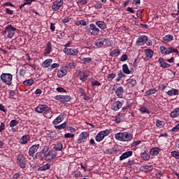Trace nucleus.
Returning <instances> with one entry per match:
<instances>
[{
    "label": "nucleus",
    "mask_w": 179,
    "mask_h": 179,
    "mask_svg": "<svg viewBox=\"0 0 179 179\" xmlns=\"http://www.w3.org/2000/svg\"><path fill=\"white\" fill-rule=\"evenodd\" d=\"M115 138L121 142H129L133 139V135L127 131L119 132L115 134Z\"/></svg>",
    "instance_id": "obj_1"
},
{
    "label": "nucleus",
    "mask_w": 179,
    "mask_h": 179,
    "mask_svg": "<svg viewBox=\"0 0 179 179\" xmlns=\"http://www.w3.org/2000/svg\"><path fill=\"white\" fill-rule=\"evenodd\" d=\"M48 149L43 150L42 154L44 155L45 160L47 162H51L57 157V153L55 150H50Z\"/></svg>",
    "instance_id": "obj_2"
},
{
    "label": "nucleus",
    "mask_w": 179,
    "mask_h": 179,
    "mask_svg": "<svg viewBox=\"0 0 179 179\" xmlns=\"http://www.w3.org/2000/svg\"><path fill=\"white\" fill-rule=\"evenodd\" d=\"M17 28L12 26V24H8L4 28L3 34H6V37L8 38H12L15 36V32L17 31Z\"/></svg>",
    "instance_id": "obj_3"
},
{
    "label": "nucleus",
    "mask_w": 179,
    "mask_h": 179,
    "mask_svg": "<svg viewBox=\"0 0 179 179\" xmlns=\"http://www.w3.org/2000/svg\"><path fill=\"white\" fill-rule=\"evenodd\" d=\"M86 32L90 34L91 36H96L99 34L100 29L94 23H91L89 27H87Z\"/></svg>",
    "instance_id": "obj_4"
},
{
    "label": "nucleus",
    "mask_w": 179,
    "mask_h": 179,
    "mask_svg": "<svg viewBox=\"0 0 179 179\" xmlns=\"http://www.w3.org/2000/svg\"><path fill=\"white\" fill-rule=\"evenodd\" d=\"M13 79V76L11 73H3L1 75V80L3 83H5L8 86L12 85V80Z\"/></svg>",
    "instance_id": "obj_5"
},
{
    "label": "nucleus",
    "mask_w": 179,
    "mask_h": 179,
    "mask_svg": "<svg viewBox=\"0 0 179 179\" xmlns=\"http://www.w3.org/2000/svg\"><path fill=\"white\" fill-rule=\"evenodd\" d=\"M49 110L50 108L45 104H39L35 108V112L37 114H45L46 113H48Z\"/></svg>",
    "instance_id": "obj_6"
},
{
    "label": "nucleus",
    "mask_w": 179,
    "mask_h": 179,
    "mask_svg": "<svg viewBox=\"0 0 179 179\" xmlns=\"http://www.w3.org/2000/svg\"><path fill=\"white\" fill-rule=\"evenodd\" d=\"M110 134V130L106 129V130H102L99 133L95 136V141L96 142L100 143L103 140L104 138H106L108 135Z\"/></svg>",
    "instance_id": "obj_7"
},
{
    "label": "nucleus",
    "mask_w": 179,
    "mask_h": 179,
    "mask_svg": "<svg viewBox=\"0 0 179 179\" xmlns=\"http://www.w3.org/2000/svg\"><path fill=\"white\" fill-rule=\"evenodd\" d=\"M64 53L67 56L76 57L79 54L78 49L64 48L63 50Z\"/></svg>",
    "instance_id": "obj_8"
},
{
    "label": "nucleus",
    "mask_w": 179,
    "mask_h": 179,
    "mask_svg": "<svg viewBox=\"0 0 179 179\" xmlns=\"http://www.w3.org/2000/svg\"><path fill=\"white\" fill-rule=\"evenodd\" d=\"M63 6V0H56L55 2L52 3V10L54 12L58 11Z\"/></svg>",
    "instance_id": "obj_9"
},
{
    "label": "nucleus",
    "mask_w": 179,
    "mask_h": 179,
    "mask_svg": "<svg viewBox=\"0 0 179 179\" xmlns=\"http://www.w3.org/2000/svg\"><path fill=\"white\" fill-rule=\"evenodd\" d=\"M123 103L120 101H115L111 105V110L113 111H118L122 108Z\"/></svg>",
    "instance_id": "obj_10"
},
{
    "label": "nucleus",
    "mask_w": 179,
    "mask_h": 179,
    "mask_svg": "<svg viewBox=\"0 0 179 179\" xmlns=\"http://www.w3.org/2000/svg\"><path fill=\"white\" fill-rule=\"evenodd\" d=\"M148 40V38L146 35H141L137 38V41H136V43L138 45H143L145 43H147Z\"/></svg>",
    "instance_id": "obj_11"
},
{
    "label": "nucleus",
    "mask_w": 179,
    "mask_h": 179,
    "mask_svg": "<svg viewBox=\"0 0 179 179\" xmlns=\"http://www.w3.org/2000/svg\"><path fill=\"white\" fill-rule=\"evenodd\" d=\"M39 144H35L33 145L31 147L29 148V155L31 157H34V154L38 152V150L39 149Z\"/></svg>",
    "instance_id": "obj_12"
},
{
    "label": "nucleus",
    "mask_w": 179,
    "mask_h": 179,
    "mask_svg": "<svg viewBox=\"0 0 179 179\" xmlns=\"http://www.w3.org/2000/svg\"><path fill=\"white\" fill-rule=\"evenodd\" d=\"M17 163L22 169L26 168L25 158L24 155H18L17 157Z\"/></svg>",
    "instance_id": "obj_13"
},
{
    "label": "nucleus",
    "mask_w": 179,
    "mask_h": 179,
    "mask_svg": "<svg viewBox=\"0 0 179 179\" xmlns=\"http://www.w3.org/2000/svg\"><path fill=\"white\" fill-rule=\"evenodd\" d=\"M68 73V68L66 66L62 67L57 71V78H62L64 76H66Z\"/></svg>",
    "instance_id": "obj_14"
},
{
    "label": "nucleus",
    "mask_w": 179,
    "mask_h": 179,
    "mask_svg": "<svg viewBox=\"0 0 179 179\" xmlns=\"http://www.w3.org/2000/svg\"><path fill=\"white\" fill-rule=\"evenodd\" d=\"M115 94L117 95L118 99H123L124 98V88L122 86L117 87L115 90Z\"/></svg>",
    "instance_id": "obj_15"
},
{
    "label": "nucleus",
    "mask_w": 179,
    "mask_h": 179,
    "mask_svg": "<svg viewBox=\"0 0 179 179\" xmlns=\"http://www.w3.org/2000/svg\"><path fill=\"white\" fill-rule=\"evenodd\" d=\"M107 44V39L106 38H101L95 42V45L97 48H102L103 45H106Z\"/></svg>",
    "instance_id": "obj_16"
},
{
    "label": "nucleus",
    "mask_w": 179,
    "mask_h": 179,
    "mask_svg": "<svg viewBox=\"0 0 179 179\" xmlns=\"http://www.w3.org/2000/svg\"><path fill=\"white\" fill-rule=\"evenodd\" d=\"M125 115L122 112H119L117 115L115 117V122L117 124H120L123 122V119Z\"/></svg>",
    "instance_id": "obj_17"
},
{
    "label": "nucleus",
    "mask_w": 179,
    "mask_h": 179,
    "mask_svg": "<svg viewBox=\"0 0 179 179\" xmlns=\"http://www.w3.org/2000/svg\"><path fill=\"white\" fill-rule=\"evenodd\" d=\"M64 119H65V114H62V115H59V116H57L55 120H54L52 121V124L54 125H57V124H61L62 122L64 120Z\"/></svg>",
    "instance_id": "obj_18"
},
{
    "label": "nucleus",
    "mask_w": 179,
    "mask_h": 179,
    "mask_svg": "<svg viewBox=\"0 0 179 179\" xmlns=\"http://www.w3.org/2000/svg\"><path fill=\"white\" fill-rule=\"evenodd\" d=\"M87 134L86 132L80 133L78 135V138L77 139L78 143H85L87 138Z\"/></svg>",
    "instance_id": "obj_19"
},
{
    "label": "nucleus",
    "mask_w": 179,
    "mask_h": 179,
    "mask_svg": "<svg viewBox=\"0 0 179 179\" xmlns=\"http://www.w3.org/2000/svg\"><path fill=\"white\" fill-rule=\"evenodd\" d=\"M52 51V43L51 42L48 41L46 44V48L45 49V52H43V55H45V56H47L51 54Z\"/></svg>",
    "instance_id": "obj_20"
},
{
    "label": "nucleus",
    "mask_w": 179,
    "mask_h": 179,
    "mask_svg": "<svg viewBox=\"0 0 179 179\" xmlns=\"http://www.w3.org/2000/svg\"><path fill=\"white\" fill-rule=\"evenodd\" d=\"M166 95L170 97L176 96L179 95V90L178 89L172 88L166 92Z\"/></svg>",
    "instance_id": "obj_21"
},
{
    "label": "nucleus",
    "mask_w": 179,
    "mask_h": 179,
    "mask_svg": "<svg viewBox=\"0 0 179 179\" xmlns=\"http://www.w3.org/2000/svg\"><path fill=\"white\" fill-rule=\"evenodd\" d=\"M159 51H161V53L164 56L169 55V54H171V47L167 48L165 46H160L159 47Z\"/></svg>",
    "instance_id": "obj_22"
},
{
    "label": "nucleus",
    "mask_w": 179,
    "mask_h": 179,
    "mask_svg": "<svg viewBox=\"0 0 179 179\" xmlns=\"http://www.w3.org/2000/svg\"><path fill=\"white\" fill-rule=\"evenodd\" d=\"M131 156H133V151H127L122 153L120 157H119V160L122 161L127 159L129 157H131Z\"/></svg>",
    "instance_id": "obj_23"
},
{
    "label": "nucleus",
    "mask_w": 179,
    "mask_h": 179,
    "mask_svg": "<svg viewBox=\"0 0 179 179\" xmlns=\"http://www.w3.org/2000/svg\"><path fill=\"white\" fill-rule=\"evenodd\" d=\"M158 62H159L161 68H163V69H168L171 66V64L166 63L164 61V59L162 57L159 59Z\"/></svg>",
    "instance_id": "obj_24"
},
{
    "label": "nucleus",
    "mask_w": 179,
    "mask_h": 179,
    "mask_svg": "<svg viewBox=\"0 0 179 179\" xmlns=\"http://www.w3.org/2000/svg\"><path fill=\"white\" fill-rule=\"evenodd\" d=\"M95 25H96L100 29H106L107 24L103 21L95 22Z\"/></svg>",
    "instance_id": "obj_25"
},
{
    "label": "nucleus",
    "mask_w": 179,
    "mask_h": 179,
    "mask_svg": "<svg viewBox=\"0 0 179 179\" xmlns=\"http://www.w3.org/2000/svg\"><path fill=\"white\" fill-rule=\"evenodd\" d=\"M161 150H162L157 147L152 148L151 150H150V155L157 156L161 152Z\"/></svg>",
    "instance_id": "obj_26"
},
{
    "label": "nucleus",
    "mask_w": 179,
    "mask_h": 179,
    "mask_svg": "<svg viewBox=\"0 0 179 179\" xmlns=\"http://www.w3.org/2000/svg\"><path fill=\"white\" fill-rule=\"evenodd\" d=\"M141 170L145 173H148L153 170V166L144 165L141 167Z\"/></svg>",
    "instance_id": "obj_27"
},
{
    "label": "nucleus",
    "mask_w": 179,
    "mask_h": 179,
    "mask_svg": "<svg viewBox=\"0 0 179 179\" xmlns=\"http://www.w3.org/2000/svg\"><path fill=\"white\" fill-rule=\"evenodd\" d=\"M90 76V73L89 72H83L82 73H80V80H81V82L85 83V80H87V78L89 77Z\"/></svg>",
    "instance_id": "obj_28"
},
{
    "label": "nucleus",
    "mask_w": 179,
    "mask_h": 179,
    "mask_svg": "<svg viewBox=\"0 0 179 179\" xmlns=\"http://www.w3.org/2000/svg\"><path fill=\"white\" fill-rule=\"evenodd\" d=\"M141 157L142 160L144 161H148L149 159H150V155H149V154L146 151H143L141 153Z\"/></svg>",
    "instance_id": "obj_29"
},
{
    "label": "nucleus",
    "mask_w": 179,
    "mask_h": 179,
    "mask_svg": "<svg viewBox=\"0 0 179 179\" xmlns=\"http://www.w3.org/2000/svg\"><path fill=\"white\" fill-rule=\"evenodd\" d=\"M145 55L146 57L152 59V57H153L154 55V51L152 49H145Z\"/></svg>",
    "instance_id": "obj_30"
},
{
    "label": "nucleus",
    "mask_w": 179,
    "mask_h": 179,
    "mask_svg": "<svg viewBox=\"0 0 179 179\" xmlns=\"http://www.w3.org/2000/svg\"><path fill=\"white\" fill-rule=\"evenodd\" d=\"M29 140H30V136H22V138L20 141V143H21L22 145H25L26 143H28Z\"/></svg>",
    "instance_id": "obj_31"
},
{
    "label": "nucleus",
    "mask_w": 179,
    "mask_h": 179,
    "mask_svg": "<svg viewBox=\"0 0 179 179\" xmlns=\"http://www.w3.org/2000/svg\"><path fill=\"white\" fill-rule=\"evenodd\" d=\"M52 63V59H48L43 62L41 66H42L43 68H48L51 65Z\"/></svg>",
    "instance_id": "obj_32"
},
{
    "label": "nucleus",
    "mask_w": 179,
    "mask_h": 179,
    "mask_svg": "<svg viewBox=\"0 0 179 179\" xmlns=\"http://www.w3.org/2000/svg\"><path fill=\"white\" fill-rule=\"evenodd\" d=\"M51 168V164H45V165L40 166L38 169H37V171H45L49 170Z\"/></svg>",
    "instance_id": "obj_33"
},
{
    "label": "nucleus",
    "mask_w": 179,
    "mask_h": 179,
    "mask_svg": "<svg viewBox=\"0 0 179 179\" xmlns=\"http://www.w3.org/2000/svg\"><path fill=\"white\" fill-rule=\"evenodd\" d=\"M174 37L173 35L169 34L166 35L165 36L163 37V41L164 43H169L171 42L173 40Z\"/></svg>",
    "instance_id": "obj_34"
},
{
    "label": "nucleus",
    "mask_w": 179,
    "mask_h": 179,
    "mask_svg": "<svg viewBox=\"0 0 179 179\" xmlns=\"http://www.w3.org/2000/svg\"><path fill=\"white\" fill-rule=\"evenodd\" d=\"M178 113H179V108H177L176 109H174L171 113H170V117L174 119V118H177L179 115H178Z\"/></svg>",
    "instance_id": "obj_35"
},
{
    "label": "nucleus",
    "mask_w": 179,
    "mask_h": 179,
    "mask_svg": "<svg viewBox=\"0 0 179 179\" xmlns=\"http://www.w3.org/2000/svg\"><path fill=\"white\" fill-rule=\"evenodd\" d=\"M127 85H128V87H130V88L134 87V86H136L137 81L135 79H129Z\"/></svg>",
    "instance_id": "obj_36"
},
{
    "label": "nucleus",
    "mask_w": 179,
    "mask_h": 179,
    "mask_svg": "<svg viewBox=\"0 0 179 179\" xmlns=\"http://www.w3.org/2000/svg\"><path fill=\"white\" fill-rule=\"evenodd\" d=\"M122 72H124L127 75H129L131 73V71H130L129 68H128L127 64H124L122 66Z\"/></svg>",
    "instance_id": "obj_37"
},
{
    "label": "nucleus",
    "mask_w": 179,
    "mask_h": 179,
    "mask_svg": "<svg viewBox=\"0 0 179 179\" xmlns=\"http://www.w3.org/2000/svg\"><path fill=\"white\" fill-rule=\"evenodd\" d=\"M71 100V96L69 95H63L62 99L61 100V103H66L69 102Z\"/></svg>",
    "instance_id": "obj_38"
},
{
    "label": "nucleus",
    "mask_w": 179,
    "mask_h": 179,
    "mask_svg": "<svg viewBox=\"0 0 179 179\" xmlns=\"http://www.w3.org/2000/svg\"><path fill=\"white\" fill-rule=\"evenodd\" d=\"M34 83V80L33 79H28L23 81V85L27 87H30Z\"/></svg>",
    "instance_id": "obj_39"
},
{
    "label": "nucleus",
    "mask_w": 179,
    "mask_h": 179,
    "mask_svg": "<svg viewBox=\"0 0 179 179\" xmlns=\"http://www.w3.org/2000/svg\"><path fill=\"white\" fill-rule=\"evenodd\" d=\"M120 49H115V50H112V52H110L111 57H116L120 56Z\"/></svg>",
    "instance_id": "obj_40"
},
{
    "label": "nucleus",
    "mask_w": 179,
    "mask_h": 179,
    "mask_svg": "<svg viewBox=\"0 0 179 179\" xmlns=\"http://www.w3.org/2000/svg\"><path fill=\"white\" fill-rule=\"evenodd\" d=\"M54 128H55V129H65L66 128V122H64V123L61 124L60 125H55L54 126Z\"/></svg>",
    "instance_id": "obj_41"
},
{
    "label": "nucleus",
    "mask_w": 179,
    "mask_h": 179,
    "mask_svg": "<svg viewBox=\"0 0 179 179\" xmlns=\"http://www.w3.org/2000/svg\"><path fill=\"white\" fill-rule=\"evenodd\" d=\"M139 111L142 114H150V112L148 110V109L146 108V106H142L140 109Z\"/></svg>",
    "instance_id": "obj_42"
},
{
    "label": "nucleus",
    "mask_w": 179,
    "mask_h": 179,
    "mask_svg": "<svg viewBox=\"0 0 179 179\" xmlns=\"http://www.w3.org/2000/svg\"><path fill=\"white\" fill-rule=\"evenodd\" d=\"M81 62H83L84 64H90L92 62V57H84L81 59Z\"/></svg>",
    "instance_id": "obj_43"
},
{
    "label": "nucleus",
    "mask_w": 179,
    "mask_h": 179,
    "mask_svg": "<svg viewBox=\"0 0 179 179\" xmlns=\"http://www.w3.org/2000/svg\"><path fill=\"white\" fill-rule=\"evenodd\" d=\"M172 157L175 158L176 160H179V151L173 150L171 152Z\"/></svg>",
    "instance_id": "obj_44"
},
{
    "label": "nucleus",
    "mask_w": 179,
    "mask_h": 179,
    "mask_svg": "<svg viewBox=\"0 0 179 179\" xmlns=\"http://www.w3.org/2000/svg\"><path fill=\"white\" fill-rule=\"evenodd\" d=\"M115 152H116V149L114 148L107 149L106 150H105V153H106V155H113V154H115Z\"/></svg>",
    "instance_id": "obj_45"
},
{
    "label": "nucleus",
    "mask_w": 179,
    "mask_h": 179,
    "mask_svg": "<svg viewBox=\"0 0 179 179\" xmlns=\"http://www.w3.org/2000/svg\"><path fill=\"white\" fill-rule=\"evenodd\" d=\"M157 90L155 88L150 89L148 91L145 92L146 95H151V94H155L157 93Z\"/></svg>",
    "instance_id": "obj_46"
},
{
    "label": "nucleus",
    "mask_w": 179,
    "mask_h": 179,
    "mask_svg": "<svg viewBox=\"0 0 179 179\" xmlns=\"http://www.w3.org/2000/svg\"><path fill=\"white\" fill-rule=\"evenodd\" d=\"M54 148L56 150V151H62L63 149V145L61 143H57Z\"/></svg>",
    "instance_id": "obj_47"
},
{
    "label": "nucleus",
    "mask_w": 179,
    "mask_h": 179,
    "mask_svg": "<svg viewBox=\"0 0 179 179\" xmlns=\"http://www.w3.org/2000/svg\"><path fill=\"white\" fill-rule=\"evenodd\" d=\"M18 124V121L17 120H12L10 121L9 126L10 127H17Z\"/></svg>",
    "instance_id": "obj_48"
},
{
    "label": "nucleus",
    "mask_w": 179,
    "mask_h": 179,
    "mask_svg": "<svg viewBox=\"0 0 179 179\" xmlns=\"http://www.w3.org/2000/svg\"><path fill=\"white\" fill-rule=\"evenodd\" d=\"M135 164H136V162L134 160H131L126 163V166H127V168H131V166Z\"/></svg>",
    "instance_id": "obj_49"
},
{
    "label": "nucleus",
    "mask_w": 179,
    "mask_h": 179,
    "mask_svg": "<svg viewBox=\"0 0 179 179\" xmlns=\"http://www.w3.org/2000/svg\"><path fill=\"white\" fill-rule=\"evenodd\" d=\"M15 96V90H10L9 91V99H14Z\"/></svg>",
    "instance_id": "obj_50"
},
{
    "label": "nucleus",
    "mask_w": 179,
    "mask_h": 179,
    "mask_svg": "<svg viewBox=\"0 0 179 179\" xmlns=\"http://www.w3.org/2000/svg\"><path fill=\"white\" fill-rule=\"evenodd\" d=\"M73 176L76 178H83V174L79 171L73 172Z\"/></svg>",
    "instance_id": "obj_51"
},
{
    "label": "nucleus",
    "mask_w": 179,
    "mask_h": 179,
    "mask_svg": "<svg viewBox=\"0 0 179 179\" xmlns=\"http://www.w3.org/2000/svg\"><path fill=\"white\" fill-rule=\"evenodd\" d=\"M64 137L66 138H73V137H75V134H73V133H66V134H64Z\"/></svg>",
    "instance_id": "obj_52"
},
{
    "label": "nucleus",
    "mask_w": 179,
    "mask_h": 179,
    "mask_svg": "<svg viewBox=\"0 0 179 179\" xmlns=\"http://www.w3.org/2000/svg\"><path fill=\"white\" fill-rule=\"evenodd\" d=\"M92 86H101V84L99 81L97 80H91Z\"/></svg>",
    "instance_id": "obj_53"
},
{
    "label": "nucleus",
    "mask_w": 179,
    "mask_h": 179,
    "mask_svg": "<svg viewBox=\"0 0 179 179\" xmlns=\"http://www.w3.org/2000/svg\"><path fill=\"white\" fill-rule=\"evenodd\" d=\"M116 78V73H110L107 76V78L110 80H113Z\"/></svg>",
    "instance_id": "obj_54"
},
{
    "label": "nucleus",
    "mask_w": 179,
    "mask_h": 179,
    "mask_svg": "<svg viewBox=\"0 0 179 179\" xmlns=\"http://www.w3.org/2000/svg\"><path fill=\"white\" fill-rule=\"evenodd\" d=\"M141 143V141H133V143L131 145V148H136L137 147L138 145H140Z\"/></svg>",
    "instance_id": "obj_55"
},
{
    "label": "nucleus",
    "mask_w": 179,
    "mask_h": 179,
    "mask_svg": "<svg viewBox=\"0 0 179 179\" xmlns=\"http://www.w3.org/2000/svg\"><path fill=\"white\" fill-rule=\"evenodd\" d=\"M56 91L59 92V93H66V90L64 89L62 87H58L56 88Z\"/></svg>",
    "instance_id": "obj_56"
},
{
    "label": "nucleus",
    "mask_w": 179,
    "mask_h": 179,
    "mask_svg": "<svg viewBox=\"0 0 179 179\" xmlns=\"http://www.w3.org/2000/svg\"><path fill=\"white\" fill-rule=\"evenodd\" d=\"M94 7L95 9H97V10L102 9L103 4L101 3H96L94 4Z\"/></svg>",
    "instance_id": "obj_57"
},
{
    "label": "nucleus",
    "mask_w": 179,
    "mask_h": 179,
    "mask_svg": "<svg viewBox=\"0 0 179 179\" xmlns=\"http://www.w3.org/2000/svg\"><path fill=\"white\" fill-rule=\"evenodd\" d=\"M77 3L80 5H86L87 3V0H76Z\"/></svg>",
    "instance_id": "obj_58"
},
{
    "label": "nucleus",
    "mask_w": 179,
    "mask_h": 179,
    "mask_svg": "<svg viewBox=\"0 0 179 179\" xmlns=\"http://www.w3.org/2000/svg\"><path fill=\"white\" fill-rule=\"evenodd\" d=\"M163 123H164V122H162L159 120H156V127H162Z\"/></svg>",
    "instance_id": "obj_59"
},
{
    "label": "nucleus",
    "mask_w": 179,
    "mask_h": 179,
    "mask_svg": "<svg viewBox=\"0 0 179 179\" xmlns=\"http://www.w3.org/2000/svg\"><path fill=\"white\" fill-rule=\"evenodd\" d=\"M69 68H71V69H75L76 66V63L75 62H71L69 63V65H67Z\"/></svg>",
    "instance_id": "obj_60"
},
{
    "label": "nucleus",
    "mask_w": 179,
    "mask_h": 179,
    "mask_svg": "<svg viewBox=\"0 0 179 179\" xmlns=\"http://www.w3.org/2000/svg\"><path fill=\"white\" fill-rule=\"evenodd\" d=\"M25 74H26V71H25V69H20V71H19V75H20V76H21V77H23V76H25Z\"/></svg>",
    "instance_id": "obj_61"
},
{
    "label": "nucleus",
    "mask_w": 179,
    "mask_h": 179,
    "mask_svg": "<svg viewBox=\"0 0 179 179\" xmlns=\"http://www.w3.org/2000/svg\"><path fill=\"white\" fill-rule=\"evenodd\" d=\"M128 59L127 55H122L121 58H120V61L122 62H124Z\"/></svg>",
    "instance_id": "obj_62"
},
{
    "label": "nucleus",
    "mask_w": 179,
    "mask_h": 179,
    "mask_svg": "<svg viewBox=\"0 0 179 179\" xmlns=\"http://www.w3.org/2000/svg\"><path fill=\"white\" fill-rule=\"evenodd\" d=\"M59 64L57 63H54L52 64V66H50V69L53 70L56 68H59Z\"/></svg>",
    "instance_id": "obj_63"
},
{
    "label": "nucleus",
    "mask_w": 179,
    "mask_h": 179,
    "mask_svg": "<svg viewBox=\"0 0 179 179\" xmlns=\"http://www.w3.org/2000/svg\"><path fill=\"white\" fill-rule=\"evenodd\" d=\"M178 129H179V123L177 124V125L175 127H173L171 131L173 132H177Z\"/></svg>",
    "instance_id": "obj_64"
}]
</instances>
